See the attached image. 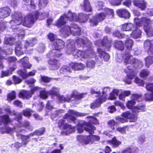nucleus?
Segmentation results:
<instances>
[{
    "instance_id": "nucleus-42",
    "label": "nucleus",
    "mask_w": 153,
    "mask_h": 153,
    "mask_svg": "<svg viewBox=\"0 0 153 153\" xmlns=\"http://www.w3.org/2000/svg\"><path fill=\"white\" fill-rule=\"evenodd\" d=\"M32 40H30L28 42L27 41H25V47L26 49L29 48L30 47H32L33 45L36 43V40H34L33 39H32Z\"/></svg>"
},
{
    "instance_id": "nucleus-13",
    "label": "nucleus",
    "mask_w": 153,
    "mask_h": 153,
    "mask_svg": "<svg viewBox=\"0 0 153 153\" xmlns=\"http://www.w3.org/2000/svg\"><path fill=\"white\" fill-rule=\"evenodd\" d=\"M85 93L79 94L76 91H74L70 96H67L64 97L62 96L59 95L58 97L59 100L61 102H69L71 100H74L75 99H80L83 98L86 95Z\"/></svg>"
},
{
    "instance_id": "nucleus-16",
    "label": "nucleus",
    "mask_w": 153,
    "mask_h": 153,
    "mask_svg": "<svg viewBox=\"0 0 153 153\" xmlns=\"http://www.w3.org/2000/svg\"><path fill=\"white\" fill-rule=\"evenodd\" d=\"M147 91H150L145 94L144 98L147 100H153V83H147L146 87Z\"/></svg>"
},
{
    "instance_id": "nucleus-58",
    "label": "nucleus",
    "mask_w": 153,
    "mask_h": 153,
    "mask_svg": "<svg viewBox=\"0 0 153 153\" xmlns=\"http://www.w3.org/2000/svg\"><path fill=\"white\" fill-rule=\"evenodd\" d=\"M108 125L111 127V128L113 130L115 128L114 126L115 125H117V122H115L114 120H111L108 122Z\"/></svg>"
},
{
    "instance_id": "nucleus-23",
    "label": "nucleus",
    "mask_w": 153,
    "mask_h": 153,
    "mask_svg": "<svg viewBox=\"0 0 153 153\" xmlns=\"http://www.w3.org/2000/svg\"><path fill=\"white\" fill-rule=\"evenodd\" d=\"M139 149L136 146H130L126 148L122 151V153H138Z\"/></svg>"
},
{
    "instance_id": "nucleus-63",
    "label": "nucleus",
    "mask_w": 153,
    "mask_h": 153,
    "mask_svg": "<svg viewBox=\"0 0 153 153\" xmlns=\"http://www.w3.org/2000/svg\"><path fill=\"white\" fill-rule=\"evenodd\" d=\"M116 130L122 134H125L126 133L125 127H118L117 128Z\"/></svg>"
},
{
    "instance_id": "nucleus-3",
    "label": "nucleus",
    "mask_w": 153,
    "mask_h": 153,
    "mask_svg": "<svg viewBox=\"0 0 153 153\" xmlns=\"http://www.w3.org/2000/svg\"><path fill=\"white\" fill-rule=\"evenodd\" d=\"M12 20L10 23L13 29H16L18 26L21 23L23 25L28 27H31L33 24L35 19L33 14H30L26 15L22 20V14L19 12L13 13L12 15Z\"/></svg>"
},
{
    "instance_id": "nucleus-32",
    "label": "nucleus",
    "mask_w": 153,
    "mask_h": 153,
    "mask_svg": "<svg viewBox=\"0 0 153 153\" xmlns=\"http://www.w3.org/2000/svg\"><path fill=\"white\" fill-rule=\"evenodd\" d=\"M124 115L125 116H127L128 120H129L130 122H135L137 120V115L128 111L125 112V113Z\"/></svg>"
},
{
    "instance_id": "nucleus-1",
    "label": "nucleus",
    "mask_w": 153,
    "mask_h": 153,
    "mask_svg": "<svg viewBox=\"0 0 153 153\" xmlns=\"http://www.w3.org/2000/svg\"><path fill=\"white\" fill-rule=\"evenodd\" d=\"M134 24L135 25V28L133 30L131 34V36L136 39L140 37L141 32L139 27L143 26L144 30L149 37L153 36V24H151V22L149 19L147 17H143L140 19L137 17L135 18L134 19Z\"/></svg>"
},
{
    "instance_id": "nucleus-30",
    "label": "nucleus",
    "mask_w": 153,
    "mask_h": 153,
    "mask_svg": "<svg viewBox=\"0 0 153 153\" xmlns=\"http://www.w3.org/2000/svg\"><path fill=\"white\" fill-rule=\"evenodd\" d=\"M81 7L83 10L86 12H90L92 10L90 3L88 0H84L83 4L81 5Z\"/></svg>"
},
{
    "instance_id": "nucleus-59",
    "label": "nucleus",
    "mask_w": 153,
    "mask_h": 153,
    "mask_svg": "<svg viewBox=\"0 0 153 153\" xmlns=\"http://www.w3.org/2000/svg\"><path fill=\"white\" fill-rule=\"evenodd\" d=\"M145 136L144 134H142L140 135L138 138V142L142 144L145 141Z\"/></svg>"
},
{
    "instance_id": "nucleus-28",
    "label": "nucleus",
    "mask_w": 153,
    "mask_h": 153,
    "mask_svg": "<svg viewBox=\"0 0 153 153\" xmlns=\"http://www.w3.org/2000/svg\"><path fill=\"white\" fill-rule=\"evenodd\" d=\"M16 68L14 67H10L9 69L6 71H2L1 72V78H3L5 76H9L11 74L12 72L16 69Z\"/></svg>"
},
{
    "instance_id": "nucleus-34",
    "label": "nucleus",
    "mask_w": 153,
    "mask_h": 153,
    "mask_svg": "<svg viewBox=\"0 0 153 153\" xmlns=\"http://www.w3.org/2000/svg\"><path fill=\"white\" fill-rule=\"evenodd\" d=\"M21 43L19 42L16 45L15 48V53L17 56H20L24 54L23 51L21 50L22 49Z\"/></svg>"
},
{
    "instance_id": "nucleus-45",
    "label": "nucleus",
    "mask_w": 153,
    "mask_h": 153,
    "mask_svg": "<svg viewBox=\"0 0 153 153\" xmlns=\"http://www.w3.org/2000/svg\"><path fill=\"white\" fill-rule=\"evenodd\" d=\"M125 113V112L123 113L122 114L121 116L123 117V118L119 117H116V120L122 123H124L128 122L127 117H126V116H125L124 115Z\"/></svg>"
},
{
    "instance_id": "nucleus-11",
    "label": "nucleus",
    "mask_w": 153,
    "mask_h": 153,
    "mask_svg": "<svg viewBox=\"0 0 153 153\" xmlns=\"http://www.w3.org/2000/svg\"><path fill=\"white\" fill-rule=\"evenodd\" d=\"M100 137L98 136H79L77 137V140L79 142L85 144H92L95 143L96 142L99 141Z\"/></svg>"
},
{
    "instance_id": "nucleus-40",
    "label": "nucleus",
    "mask_w": 153,
    "mask_h": 153,
    "mask_svg": "<svg viewBox=\"0 0 153 153\" xmlns=\"http://www.w3.org/2000/svg\"><path fill=\"white\" fill-rule=\"evenodd\" d=\"M78 21L81 22H85L87 21L89 16L88 15L80 13L78 16Z\"/></svg>"
},
{
    "instance_id": "nucleus-50",
    "label": "nucleus",
    "mask_w": 153,
    "mask_h": 153,
    "mask_svg": "<svg viewBox=\"0 0 153 153\" xmlns=\"http://www.w3.org/2000/svg\"><path fill=\"white\" fill-rule=\"evenodd\" d=\"M7 100H11L14 99L16 97V93L14 91H13L8 94L7 96Z\"/></svg>"
},
{
    "instance_id": "nucleus-33",
    "label": "nucleus",
    "mask_w": 153,
    "mask_h": 153,
    "mask_svg": "<svg viewBox=\"0 0 153 153\" xmlns=\"http://www.w3.org/2000/svg\"><path fill=\"white\" fill-rule=\"evenodd\" d=\"M97 52L100 55L101 58H103L104 60L105 61H107L109 59L110 56L109 54L102 51L101 49L98 48L97 49Z\"/></svg>"
},
{
    "instance_id": "nucleus-15",
    "label": "nucleus",
    "mask_w": 153,
    "mask_h": 153,
    "mask_svg": "<svg viewBox=\"0 0 153 153\" xmlns=\"http://www.w3.org/2000/svg\"><path fill=\"white\" fill-rule=\"evenodd\" d=\"M68 112V114H66L65 115L64 118L67 119L68 120H69L74 122L76 120V119L73 115L82 117L85 116L86 115L85 113L79 112L72 110H69Z\"/></svg>"
},
{
    "instance_id": "nucleus-6",
    "label": "nucleus",
    "mask_w": 153,
    "mask_h": 153,
    "mask_svg": "<svg viewBox=\"0 0 153 153\" xmlns=\"http://www.w3.org/2000/svg\"><path fill=\"white\" fill-rule=\"evenodd\" d=\"M74 42H71L70 44L68 45V47L71 48V50L73 52V54L74 55L75 58L78 57L83 59H86L87 57L93 58L95 56V53L92 48H90L89 49L84 51L79 50L77 52L76 54H75L74 51H75V45L74 44Z\"/></svg>"
},
{
    "instance_id": "nucleus-46",
    "label": "nucleus",
    "mask_w": 153,
    "mask_h": 153,
    "mask_svg": "<svg viewBox=\"0 0 153 153\" xmlns=\"http://www.w3.org/2000/svg\"><path fill=\"white\" fill-rule=\"evenodd\" d=\"M15 39L13 37H5L4 40V43L6 44H9L12 45L14 44Z\"/></svg>"
},
{
    "instance_id": "nucleus-39",
    "label": "nucleus",
    "mask_w": 153,
    "mask_h": 153,
    "mask_svg": "<svg viewBox=\"0 0 153 153\" xmlns=\"http://www.w3.org/2000/svg\"><path fill=\"white\" fill-rule=\"evenodd\" d=\"M111 42V40H108L107 36H105L102 42V44L103 46H105L107 47L108 51H109L111 46L110 45Z\"/></svg>"
},
{
    "instance_id": "nucleus-52",
    "label": "nucleus",
    "mask_w": 153,
    "mask_h": 153,
    "mask_svg": "<svg viewBox=\"0 0 153 153\" xmlns=\"http://www.w3.org/2000/svg\"><path fill=\"white\" fill-rule=\"evenodd\" d=\"M48 91H46L45 90H43L41 91L40 92V97L43 99H46L48 97Z\"/></svg>"
},
{
    "instance_id": "nucleus-56",
    "label": "nucleus",
    "mask_w": 153,
    "mask_h": 153,
    "mask_svg": "<svg viewBox=\"0 0 153 153\" xmlns=\"http://www.w3.org/2000/svg\"><path fill=\"white\" fill-rule=\"evenodd\" d=\"M64 111L63 110H59L58 111H55L54 113L52 114L51 115V118H52L53 117H54L56 116L60 115V114L64 113Z\"/></svg>"
},
{
    "instance_id": "nucleus-21",
    "label": "nucleus",
    "mask_w": 153,
    "mask_h": 153,
    "mask_svg": "<svg viewBox=\"0 0 153 153\" xmlns=\"http://www.w3.org/2000/svg\"><path fill=\"white\" fill-rule=\"evenodd\" d=\"M76 44H77L78 47H80L82 45H86V46H90L91 43L86 38H79L76 40Z\"/></svg>"
},
{
    "instance_id": "nucleus-55",
    "label": "nucleus",
    "mask_w": 153,
    "mask_h": 153,
    "mask_svg": "<svg viewBox=\"0 0 153 153\" xmlns=\"http://www.w3.org/2000/svg\"><path fill=\"white\" fill-rule=\"evenodd\" d=\"M134 82L140 86H143L144 82L141 79H139L138 77H136L134 80Z\"/></svg>"
},
{
    "instance_id": "nucleus-27",
    "label": "nucleus",
    "mask_w": 153,
    "mask_h": 153,
    "mask_svg": "<svg viewBox=\"0 0 153 153\" xmlns=\"http://www.w3.org/2000/svg\"><path fill=\"white\" fill-rule=\"evenodd\" d=\"M32 95L30 91L25 90L20 91L19 94V97L23 99H28L31 97Z\"/></svg>"
},
{
    "instance_id": "nucleus-43",
    "label": "nucleus",
    "mask_w": 153,
    "mask_h": 153,
    "mask_svg": "<svg viewBox=\"0 0 153 153\" xmlns=\"http://www.w3.org/2000/svg\"><path fill=\"white\" fill-rule=\"evenodd\" d=\"M145 60L146 66L147 67H149L153 63V56H148L145 58Z\"/></svg>"
},
{
    "instance_id": "nucleus-25",
    "label": "nucleus",
    "mask_w": 153,
    "mask_h": 153,
    "mask_svg": "<svg viewBox=\"0 0 153 153\" xmlns=\"http://www.w3.org/2000/svg\"><path fill=\"white\" fill-rule=\"evenodd\" d=\"M117 13L120 17L125 19H128L130 17V14L128 11L126 9H120L117 12Z\"/></svg>"
},
{
    "instance_id": "nucleus-41",
    "label": "nucleus",
    "mask_w": 153,
    "mask_h": 153,
    "mask_svg": "<svg viewBox=\"0 0 153 153\" xmlns=\"http://www.w3.org/2000/svg\"><path fill=\"white\" fill-rule=\"evenodd\" d=\"M114 45L115 48L118 50H122L124 49V46L121 41H116L114 42Z\"/></svg>"
},
{
    "instance_id": "nucleus-37",
    "label": "nucleus",
    "mask_w": 153,
    "mask_h": 153,
    "mask_svg": "<svg viewBox=\"0 0 153 153\" xmlns=\"http://www.w3.org/2000/svg\"><path fill=\"white\" fill-rule=\"evenodd\" d=\"M24 2V4L25 5H28V9L31 10V9H35L36 8V6L34 4L33 0H23Z\"/></svg>"
},
{
    "instance_id": "nucleus-48",
    "label": "nucleus",
    "mask_w": 153,
    "mask_h": 153,
    "mask_svg": "<svg viewBox=\"0 0 153 153\" xmlns=\"http://www.w3.org/2000/svg\"><path fill=\"white\" fill-rule=\"evenodd\" d=\"M86 64L88 68H93L95 66V62L92 59H88L87 61Z\"/></svg>"
},
{
    "instance_id": "nucleus-64",
    "label": "nucleus",
    "mask_w": 153,
    "mask_h": 153,
    "mask_svg": "<svg viewBox=\"0 0 153 153\" xmlns=\"http://www.w3.org/2000/svg\"><path fill=\"white\" fill-rule=\"evenodd\" d=\"M13 104L14 105H16L18 107H19L20 108L22 107V103L19 100L14 101L13 102Z\"/></svg>"
},
{
    "instance_id": "nucleus-53",
    "label": "nucleus",
    "mask_w": 153,
    "mask_h": 153,
    "mask_svg": "<svg viewBox=\"0 0 153 153\" xmlns=\"http://www.w3.org/2000/svg\"><path fill=\"white\" fill-rule=\"evenodd\" d=\"M109 1L112 5L118 6L120 4L122 0H109Z\"/></svg>"
},
{
    "instance_id": "nucleus-19",
    "label": "nucleus",
    "mask_w": 153,
    "mask_h": 153,
    "mask_svg": "<svg viewBox=\"0 0 153 153\" xmlns=\"http://www.w3.org/2000/svg\"><path fill=\"white\" fill-rule=\"evenodd\" d=\"M134 6L144 10L146 7L147 3L144 0H136L133 1Z\"/></svg>"
},
{
    "instance_id": "nucleus-54",
    "label": "nucleus",
    "mask_w": 153,
    "mask_h": 153,
    "mask_svg": "<svg viewBox=\"0 0 153 153\" xmlns=\"http://www.w3.org/2000/svg\"><path fill=\"white\" fill-rule=\"evenodd\" d=\"M149 74V72L146 70H142L140 73V76L143 78L148 76Z\"/></svg>"
},
{
    "instance_id": "nucleus-2",
    "label": "nucleus",
    "mask_w": 153,
    "mask_h": 153,
    "mask_svg": "<svg viewBox=\"0 0 153 153\" xmlns=\"http://www.w3.org/2000/svg\"><path fill=\"white\" fill-rule=\"evenodd\" d=\"M124 59V63L126 66V68L124 70V72L127 74V78L123 79L126 83L130 84L131 80L136 76V72L132 69V66L134 67H141L143 64L140 61L137 59H134L129 53L126 54L123 57Z\"/></svg>"
},
{
    "instance_id": "nucleus-8",
    "label": "nucleus",
    "mask_w": 153,
    "mask_h": 153,
    "mask_svg": "<svg viewBox=\"0 0 153 153\" xmlns=\"http://www.w3.org/2000/svg\"><path fill=\"white\" fill-rule=\"evenodd\" d=\"M68 19L70 21L76 22L78 20V17L76 13L69 11L67 14H65L60 17L56 22V25L58 27H60L66 23Z\"/></svg>"
},
{
    "instance_id": "nucleus-57",
    "label": "nucleus",
    "mask_w": 153,
    "mask_h": 153,
    "mask_svg": "<svg viewBox=\"0 0 153 153\" xmlns=\"http://www.w3.org/2000/svg\"><path fill=\"white\" fill-rule=\"evenodd\" d=\"M13 79L14 84H18L20 83L22 81V79L19 77L15 76H13Z\"/></svg>"
},
{
    "instance_id": "nucleus-61",
    "label": "nucleus",
    "mask_w": 153,
    "mask_h": 153,
    "mask_svg": "<svg viewBox=\"0 0 153 153\" xmlns=\"http://www.w3.org/2000/svg\"><path fill=\"white\" fill-rule=\"evenodd\" d=\"M64 123V120L63 119H61L59 121L58 123V126L60 128L63 129L64 128V125L65 124Z\"/></svg>"
},
{
    "instance_id": "nucleus-44",
    "label": "nucleus",
    "mask_w": 153,
    "mask_h": 153,
    "mask_svg": "<svg viewBox=\"0 0 153 153\" xmlns=\"http://www.w3.org/2000/svg\"><path fill=\"white\" fill-rule=\"evenodd\" d=\"M109 143L115 147H117L121 144V142L117 140L116 138L114 137L112 140L108 141Z\"/></svg>"
},
{
    "instance_id": "nucleus-5",
    "label": "nucleus",
    "mask_w": 153,
    "mask_h": 153,
    "mask_svg": "<svg viewBox=\"0 0 153 153\" xmlns=\"http://www.w3.org/2000/svg\"><path fill=\"white\" fill-rule=\"evenodd\" d=\"M131 98L132 99L128 101L126 104V106L128 108L131 109L133 112L135 113L146 111L145 106L144 105L140 104L134 106L136 103V101L138 102L142 101L141 95L137 94H133L131 96Z\"/></svg>"
},
{
    "instance_id": "nucleus-31",
    "label": "nucleus",
    "mask_w": 153,
    "mask_h": 153,
    "mask_svg": "<svg viewBox=\"0 0 153 153\" xmlns=\"http://www.w3.org/2000/svg\"><path fill=\"white\" fill-rule=\"evenodd\" d=\"M145 47L149 48V51L151 53H153V40H147L145 41L144 43Z\"/></svg>"
},
{
    "instance_id": "nucleus-51",
    "label": "nucleus",
    "mask_w": 153,
    "mask_h": 153,
    "mask_svg": "<svg viewBox=\"0 0 153 153\" xmlns=\"http://www.w3.org/2000/svg\"><path fill=\"white\" fill-rule=\"evenodd\" d=\"M23 115L27 117H30L31 116V113L33 112V111L30 109H27L24 110L22 111Z\"/></svg>"
},
{
    "instance_id": "nucleus-26",
    "label": "nucleus",
    "mask_w": 153,
    "mask_h": 153,
    "mask_svg": "<svg viewBox=\"0 0 153 153\" xmlns=\"http://www.w3.org/2000/svg\"><path fill=\"white\" fill-rule=\"evenodd\" d=\"M48 63L50 65V69L51 70H57L59 67V66L58 61L56 59H51L49 60Z\"/></svg>"
},
{
    "instance_id": "nucleus-62",
    "label": "nucleus",
    "mask_w": 153,
    "mask_h": 153,
    "mask_svg": "<svg viewBox=\"0 0 153 153\" xmlns=\"http://www.w3.org/2000/svg\"><path fill=\"white\" fill-rule=\"evenodd\" d=\"M41 79L42 81L45 82H49L51 80V78L45 76H42Z\"/></svg>"
},
{
    "instance_id": "nucleus-36",
    "label": "nucleus",
    "mask_w": 153,
    "mask_h": 153,
    "mask_svg": "<svg viewBox=\"0 0 153 153\" xmlns=\"http://www.w3.org/2000/svg\"><path fill=\"white\" fill-rule=\"evenodd\" d=\"M11 122L9 116L7 115H3L0 116V125L2 124H6Z\"/></svg>"
},
{
    "instance_id": "nucleus-17",
    "label": "nucleus",
    "mask_w": 153,
    "mask_h": 153,
    "mask_svg": "<svg viewBox=\"0 0 153 153\" xmlns=\"http://www.w3.org/2000/svg\"><path fill=\"white\" fill-rule=\"evenodd\" d=\"M109 88L108 87L104 88L102 91V94H101L100 91H95L94 89L91 90V93L92 94H96L98 96L100 95V97L103 99V101H106L107 100L106 93L109 91Z\"/></svg>"
},
{
    "instance_id": "nucleus-49",
    "label": "nucleus",
    "mask_w": 153,
    "mask_h": 153,
    "mask_svg": "<svg viewBox=\"0 0 153 153\" xmlns=\"http://www.w3.org/2000/svg\"><path fill=\"white\" fill-rule=\"evenodd\" d=\"M133 44V42L131 39H128L126 40V46L127 49L129 50H131Z\"/></svg>"
},
{
    "instance_id": "nucleus-35",
    "label": "nucleus",
    "mask_w": 153,
    "mask_h": 153,
    "mask_svg": "<svg viewBox=\"0 0 153 153\" xmlns=\"http://www.w3.org/2000/svg\"><path fill=\"white\" fill-rule=\"evenodd\" d=\"M35 19H38L39 20H42L47 17L48 16V13H39L37 11L35 13H33Z\"/></svg>"
},
{
    "instance_id": "nucleus-7",
    "label": "nucleus",
    "mask_w": 153,
    "mask_h": 153,
    "mask_svg": "<svg viewBox=\"0 0 153 153\" xmlns=\"http://www.w3.org/2000/svg\"><path fill=\"white\" fill-rule=\"evenodd\" d=\"M104 12L97 14L90 19V25L91 26H96L99 22L103 20L108 15L109 16L110 18L113 17L114 12L112 9L106 8H104Z\"/></svg>"
},
{
    "instance_id": "nucleus-22",
    "label": "nucleus",
    "mask_w": 153,
    "mask_h": 153,
    "mask_svg": "<svg viewBox=\"0 0 153 153\" xmlns=\"http://www.w3.org/2000/svg\"><path fill=\"white\" fill-rule=\"evenodd\" d=\"M70 67L74 70H80L85 67V65L81 63L72 62L70 64Z\"/></svg>"
},
{
    "instance_id": "nucleus-12",
    "label": "nucleus",
    "mask_w": 153,
    "mask_h": 153,
    "mask_svg": "<svg viewBox=\"0 0 153 153\" xmlns=\"http://www.w3.org/2000/svg\"><path fill=\"white\" fill-rule=\"evenodd\" d=\"M48 38L51 41H54V42L52 45V48L56 50H59L63 48L64 46V43L62 40L56 39V36L52 33H49Z\"/></svg>"
},
{
    "instance_id": "nucleus-9",
    "label": "nucleus",
    "mask_w": 153,
    "mask_h": 153,
    "mask_svg": "<svg viewBox=\"0 0 153 153\" xmlns=\"http://www.w3.org/2000/svg\"><path fill=\"white\" fill-rule=\"evenodd\" d=\"M18 62H20L24 68L23 71L21 70L18 71L17 72L18 74L23 79L27 78L30 76L35 75L36 71L33 70L30 72L28 74H26L25 70L27 68H30L32 66L28 62V58L27 57H24L20 59Z\"/></svg>"
},
{
    "instance_id": "nucleus-24",
    "label": "nucleus",
    "mask_w": 153,
    "mask_h": 153,
    "mask_svg": "<svg viewBox=\"0 0 153 153\" xmlns=\"http://www.w3.org/2000/svg\"><path fill=\"white\" fill-rule=\"evenodd\" d=\"M97 96H98L99 98L91 104V108L92 109L99 107L103 102L105 101H103V100L100 97V95L98 96L97 95Z\"/></svg>"
},
{
    "instance_id": "nucleus-60",
    "label": "nucleus",
    "mask_w": 153,
    "mask_h": 153,
    "mask_svg": "<svg viewBox=\"0 0 153 153\" xmlns=\"http://www.w3.org/2000/svg\"><path fill=\"white\" fill-rule=\"evenodd\" d=\"M113 36L119 38H123L124 35L120 33L118 31H115L113 33Z\"/></svg>"
},
{
    "instance_id": "nucleus-38",
    "label": "nucleus",
    "mask_w": 153,
    "mask_h": 153,
    "mask_svg": "<svg viewBox=\"0 0 153 153\" xmlns=\"http://www.w3.org/2000/svg\"><path fill=\"white\" fill-rule=\"evenodd\" d=\"M61 73L65 74V76H66L69 73L71 72V70L70 68L66 65L63 66L60 70Z\"/></svg>"
},
{
    "instance_id": "nucleus-20",
    "label": "nucleus",
    "mask_w": 153,
    "mask_h": 153,
    "mask_svg": "<svg viewBox=\"0 0 153 153\" xmlns=\"http://www.w3.org/2000/svg\"><path fill=\"white\" fill-rule=\"evenodd\" d=\"M74 127L72 126L71 125L66 123L65 124L64 128L63 129L64 131H62V134L67 135L70 134L74 131Z\"/></svg>"
},
{
    "instance_id": "nucleus-29",
    "label": "nucleus",
    "mask_w": 153,
    "mask_h": 153,
    "mask_svg": "<svg viewBox=\"0 0 153 153\" xmlns=\"http://www.w3.org/2000/svg\"><path fill=\"white\" fill-rule=\"evenodd\" d=\"M135 25H134L131 23H126L122 25V30L126 31L132 30L135 28Z\"/></svg>"
},
{
    "instance_id": "nucleus-10",
    "label": "nucleus",
    "mask_w": 153,
    "mask_h": 153,
    "mask_svg": "<svg viewBox=\"0 0 153 153\" xmlns=\"http://www.w3.org/2000/svg\"><path fill=\"white\" fill-rule=\"evenodd\" d=\"M71 27V28L68 26H66L61 29L60 31L63 34H66L68 36L71 33L73 35H79L80 29L77 25L72 24Z\"/></svg>"
},
{
    "instance_id": "nucleus-14",
    "label": "nucleus",
    "mask_w": 153,
    "mask_h": 153,
    "mask_svg": "<svg viewBox=\"0 0 153 153\" xmlns=\"http://www.w3.org/2000/svg\"><path fill=\"white\" fill-rule=\"evenodd\" d=\"M45 131V128H43L39 129V130L35 131L33 133H31L28 135L25 136L22 134L20 135V137L22 140V144L25 146L29 141V139L30 136H33L34 135H42L44 133Z\"/></svg>"
},
{
    "instance_id": "nucleus-18",
    "label": "nucleus",
    "mask_w": 153,
    "mask_h": 153,
    "mask_svg": "<svg viewBox=\"0 0 153 153\" xmlns=\"http://www.w3.org/2000/svg\"><path fill=\"white\" fill-rule=\"evenodd\" d=\"M11 10L8 7L0 8V19L4 18L9 16L10 14Z\"/></svg>"
},
{
    "instance_id": "nucleus-4",
    "label": "nucleus",
    "mask_w": 153,
    "mask_h": 153,
    "mask_svg": "<svg viewBox=\"0 0 153 153\" xmlns=\"http://www.w3.org/2000/svg\"><path fill=\"white\" fill-rule=\"evenodd\" d=\"M87 118L89 120V122L87 123L83 121L82 122L79 123L77 125L78 132L79 133H81L83 132L84 129L89 133L93 134L94 133V131L95 130L96 128L90 123L97 124L98 123V121L95 117L93 116L87 117Z\"/></svg>"
},
{
    "instance_id": "nucleus-47",
    "label": "nucleus",
    "mask_w": 153,
    "mask_h": 153,
    "mask_svg": "<svg viewBox=\"0 0 153 153\" xmlns=\"http://www.w3.org/2000/svg\"><path fill=\"white\" fill-rule=\"evenodd\" d=\"M59 90L57 88L53 87L51 90L48 91V93L51 95H54L58 97L59 94Z\"/></svg>"
}]
</instances>
